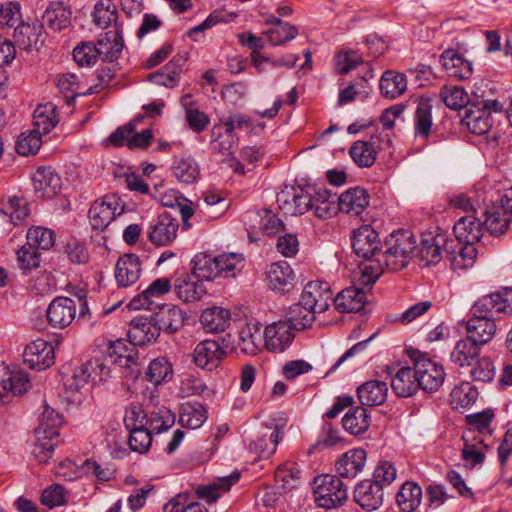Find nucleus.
I'll list each match as a JSON object with an SVG mask.
<instances>
[{
	"label": "nucleus",
	"instance_id": "48",
	"mask_svg": "<svg viewBox=\"0 0 512 512\" xmlns=\"http://www.w3.org/2000/svg\"><path fill=\"white\" fill-rule=\"evenodd\" d=\"M57 88L63 94L68 104L74 101L76 96L87 95L98 92V86H91L87 92H80V84L78 77L74 73L61 74L57 77L56 81Z\"/></svg>",
	"mask_w": 512,
	"mask_h": 512
},
{
	"label": "nucleus",
	"instance_id": "44",
	"mask_svg": "<svg viewBox=\"0 0 512 512\" xmlns=\"http://www.w3.org/2000/svg\"><path fill=\"white\" fill-rule=\"evenodd\" d=\"M391 387L399 397H409L419 388L414 368L402 367L391 380Z\"/></svg>",
	"mask_w": 512,
	"mask_h": 512
},
{
	"label": "nucleus",
	"instance_id": "52",
	"mask_svg": "<svg viewBox=\"0 0 512 512\" xmlns=\"http://www.w3.org/2000/svg\"><path fill=\"white\" fill-rule=\"evenodd\" d=\"M441 101L450 109L459 110L469 104L468 93L460 86L444 85L439 92Z\"/></svg>",
	"mask_w": 512,
	"mask_h": 512
},
{
	"label": "nucleus",
	"instance_id": "29",
	"mask_svg": "<svg viewBox=\"0 0 512 512\" xmlns=\"http://www.w3.org/2000/svg\"><path fill=\"white\" fill-rule=\"evenodd\" d=\"M368 204L369 195L361 187L350 188L338 197L339 210L355 216H359Z\"/></svg>",
	"mask_w": 512,
	"mask_h": 512
},
{
	"label": "nucleus",
	"instance_id": "57",
	"mask_svg": "<svg viewBox=\"0 0 512 512\" xmlns=\"http://www.w3.org/2000/svg\"><path fill=\"white\" fill-rule=\"evenodd\" d=\"M26 240L36 250H49L55 244V233L49 228L34 226L28 229Z\"/></svg>",
	"mask_w": 512,
	"mask_h": 512
},
{
	"label": "nucleus",
	"instance_id": "35",
	"mask_svg": "<svg viewBox=\"0 0 512 512\" xmlns=\"http://www.w3.org/2000/svg\"><path fill=\"white\" fill-rule=\"evenodd\" d=\"M388 387L386 382L379 380H370L357 389V395L363 406L382 405L387 398Z\"/></svg>",
	"mask_w": 512,
	"mask_h": 512
},
{
	"label": "nucleus",
	"instance_id": "17",
	"mask_svg": "<svg viewBox=\"0 0 512 512\" xmlns=\"http://www.w3.org/2000/svg\"><path fill=\"white\" fill-rule=\"evenodd\" d=\"M171 282L168 278L154 280L146 289L135 296L128 304L132 310H152L153 305H158L156 299L167 294L171 290Z\"/></svg>",
	"mask_w": 512,
	"mask_h": 512
},
{
	"label": "nucleus",
	"instance_id": "45",
	"mask_svg": "<svg viewBox=\"0 0 512 512\" xmlns=\"http://www.w3.org/2000/svg\"><path fill=\"white\" fill-rule=\"evenodd\" d=\"M482 214L485 215V220L482 222L483 227L491 235L499 236L508 230L511 218L502 207H492L482 212Z\"/></svg>",
	"mask_w": 512,
	"mask_h": 512
},
{
	"label": "nucleus",
	"instance_id": "3",
	"mask_svg": "<svg viewBox=\"0 0 512 512\" xmlns=\"http://www.w3.org/2000/svg\"><path fill=\"white\" fill-rule=\"evenodd\" d=\"M243 261V255L238 253L217 256L199 253L192 259V275L201 281H212L217 277L233 278L243 267Z\"/></svg>",
	"mask_w": 512,
	"mask_h": 512
},
{
	"label": "nucleus",
	"instance_id": "14",
	"mask_svg": "<svg viewBox=\"0 0 512 512\" xmlns=\"http://www.w3.org/2000/svg\"><path fill=\"white\" fill-rule=\"evenodd\" d=\"M23 358L31 369L44 370L54 363L53 346L43 339H37L26 346Z\"/></svg>",
	"mask_w": 512,
	"mask_h": 512
},
{
	"label": "nucleus",
	"instance_id": "10",
	"mask_svg": "<svg viewBox=\"0 0 512 512\" xmlns=\"http://www.w3.org/2000/svg\"><path fill=\"white\" fill-rule=\"evenodd\" d=\"M178 227L176 215L164 211L150 225L148 232L149 240L155 245H168L176 239Z\"/></svg>",
	"mask_w": 512,
	"mask_h": 512
},
{
	"label": "nucleus",
	"instance_id": "21",
	"mask_svg": "<svg viewBox=\"0 0 512 512\" xmlns=\"http://www.w3.org/2000/svg\"><path fill=\"white\" fill-rule=\"evenodd\" d=\"M158 311L153 314V318L159 327V331L167 334H174L184 325L183 311L172 304L157 305Z\"/></svg>",
	"mask_w": 512,
	"mask_h": 512
},
{
	"label": "nucleus",
	"instance_id": "56",
	"mask_svg": "<svg viewBox=\"0 0 512 512\" xmlns=\"http://www.w3.org/2000/svg\"><path fill=\"white\" fill-rule=\"evenodd\" d=\"M349 154L356 165L362 168L371 167L376 161V151L368 141H356L349 150Z\"/></svg>",
	"mask_w": 512,
	"mask_h": 512
},
{
	"label": "nucleus",
	"instance_id": "46",
	"mask_svg": "<svg viewBox=\"0 0 512 512\" xmlns=\"http://www.w3.org/2000/svg\"><path fill=\"white\" fill-rule=\"evenodd\" d=\"M343 427L352 435L364 433L370 426V416L363 406L350 409L342 419Z\"/></svg>",
	"mask_w": 512,
	"mask_h": 512
},
{
	"label": "nucleus",
	"instance_id": "9",
	"mask_svg": "<svg viewBox=\"0 0 512 512\" xmlns=\"http://www.w3.org/2000/svg\"><path fill=\"white\" fill-rule=\"evenodd\" d=\"M277 203L286 214L302 215L311 208V194L299 186L286 187L277 194Z\"/></svg>",
	"mask_w": 512,
	"mask_h": 512
},
{
	"label": "nucleus",
	"instance_id": "23",
	"mask_svg": "<svg viewBox=\"0 0 512 512\" xmlns=\"http://www.w3.org/2000/svg\"><path fill=\"white\" fill-rule=\"evenodd\" d=\"M366 463V451L361 448L344 453L335 463L339 478L353 479L361 472Z\"/></svg>",
	"mask_w": 512,
	"mask_h": 512
},
{
	"label": "nucleus",
	"instance_id": "61",
	"mask_svg": "<svg viewBox=\"0 0 512 512\" xmlns=\"http://www.w3.org/2000/svg\"><path fill=\"white\" fill-rule=\"evenodd\" d=\"M218 127L214 126L212 129V149L222 155H230L234 152L238 145L239 138L236 133H229L225 130L224 133L218 131Z\"/></svg>",
	"mask_w": 512,
	"mask_h": 512
},
{
	"label": "nucleus",
	"instance_id": "54",
	"mask_svg": "<svg viewBox=\"0 0 512 512\" xmlns=\"http://www.w3.org/2000/svg\"><path fill=\"white\" fill-rule=\"evenodd\" d=\"M172 366L165 357H159L152 360L145 372L147 381L157 386L166 382L172 377Z\"/></svg>",
	"mask_w": 512,
	"mask_h": 512
},
{
	"label": "nucleus",
	"instance_id": "22",
	"mask_svg": "<svg viewBox=\"0 0 512 512\" xmlns=\"http://www.w3.org/2000/svg\"><path fill=\"white\" fill-rule=\"evenodd\" d=\"M35 192L41 198L54 197L61 188V178L51 167H39L32 177Z\"/></svg>",
	"mask_w": 512,
	"mask_h": 512
},
{
	"label": "nucleus",
	"instance_id": "40",
	"mask_svg": "<svg viewBox=\"0 0 512 512\" xmlns=\"http://www.w3.org/2000/svg\"><path fill=\"white\" fill-rule=\"evenodd\" d=\"M62 416L48 405L44 406V410L40 416V423L35 429V436L40 440L44 438L57 439L59 437L58 428L62 424Z\"/></svg>",
	"mask_w": 512,
	"mask_h": 512
},
{
	"label": "nucleus",
	"instance_id": "19",
	"mask_svg": "<svg viewBox=\"0 0 512 512\" xmlns=\"http://www.w3.org/2000/svg\"><path fill=\"white\" fill-rule=\"evenodd\" d=\"M461 123L475 135H484L488 133L494 123L491 113L481 108L480 104L473 103L466 109L464 116L461 118Z\"/></svg>",
	"mask_w": 512,
	"mask_h": 512
},
{
	"label": "nucleus",
	"instance_id": "7",
	"mask_svg": "<svg viewBox=\"0 0 512 512\" xmlns=\"http://www.w3.org/2000/svg\"><path fill=\"white\" fill-rule=\"evenodd\" d=\"M414 371L418 388L425 392H436L443 384L445 372L442 365L420 356L414 361Z\"/></svg>",
	"mask_w": 512,
	"mask_h": 512
},
{
	"label": "nucleus",
	"instance_id": "41",
	"mask_svg": "<svg viewBox=\"0 0 512 512\" xmlns=\"http://www.w3.org/2000/svg\"><path fill=\"white\" fill-rule=\"evenodd\" d=\"M207 420L206 408L198 402H186L181 405L179 423L189 429L200 428Z\"/></svg>",
	"mask_w": 512,
	"mask_h": 512
},
{
	"label": "nucleus",
	"instance_id": "8",
	"mask_svg": "<svg viewBox=\"0 0 512 512\" xmlns=\"http://www.w3.org/2000/svg\"><path fill=\"white\" fill-rule=\"evenodd\" d=\"M124 207L117 196L111 194L95 201L89 210V220L93 229H105L116 216L123 213Z\"/></svg>",
	"mask_w": 512,
	"mask_h": 512
},
{
	"label": "nucleus",
	"instance_id": "15",
	"mask_svg": "<svg viewBox=\"0 0 512 512\" xmlns=\"http://www.w3.org/2000/svg\"><path fill=\"white\" fill-rule=\"evenodd\" d=\"M354 500L367 511L378 509L383 504V484L373 479L361 481L355 487Z\"/></svg>",
	"mask_w": 512,
	"mask_h": 512
},
{
	"label": "nucleus",
	"instance_id": "39",
	"mask_svg": "<svg viewBox=\"0 0 512 512\" xmlns=\"http://www.w3.org/2000/svg\"><path fill=\"white\" fill-rule=\"evenodd\" d=\"M231 314L222 307L205 309L200 317V322L207 332H223L230 324Z\"/></svg>",
	"mask_w": 512,
	"mask_h": 512
},
{
	"label": "nucleus",
	"instance_id": "24",
	"mask_svg": "<svg viewBox=\"0 0 512 512\" xmlns=\"http://www.w3.org/2000/svg\"><path fill=\"white\" fill-rule=\"evenodd\" d=\"M456 240L476 244L483 236V223L477 214H467L461 217L453 227Z\"/></svg>",
	"mask_w": 512,
	"mask_h": 512
},
{
	"label": "nucleus",
	"instance_id": "11",
	"mask_svg": "<svg viewBox=\"0 0 512 512\" xmlns=\"http://www.w3.org/2000/svg\"><path fill=\"white\" fill-rule=\"evenodd\" d=\"M226 352L215 340H204L196 345L192 353L193 362L201 369L213 371L223 360Z\"/></svg>",
	"mask_w": 512,
	"mask_h": 512
},
{
	"label": "nucleus",
	"instance_id": "25",
	"mask_svg": "<svg viewBox=\"0 0 512 512\" xmlns=\"http://www.w3.org/2000/svg\"><path fill=\"white\" fill-rule=\"evenodd\" d=\"M141 274V263L135 254L121 256L115 267V279L119 287H128L137 282Z\"/></svg>",
	"mask_w": 512,
	"mask_h": 512
},
{
	"label": "nucleus",
	"instance_id": "58",
	"mask_svg": "<svg viewBox=\"0 0 512 512\" xmlns=\"http://www.w3.org/2000/svg\"><path fill=\"white\" fill-rule=\"evenodd\" d=\"M175 423V415L167 408L161 407L150 412L146 420V427L153 434H160L170 429Z\"/></svg>",
	"mask_w": 512,
	"mask_h": 512
},
{
	"label": "nucleus",
	"instance_id": "50",
	"mask_svg": "<svg viewBox=\"0 0 512 512\" xmlns=\"http://www.w3.org/2000/svg\"><path fill=\"white\" fill-rule=\"evenodd\" d=\"M380 90L387 98L395 99L403 94L407 88L406 77L393 71H386L380 79Z\"/></svg>",
	"mask_w": 512,
	"mask_h": 512
},
{
	"label": "nucleus",
	"instance_id": "49",
	"mask_svg": "<svg viewBox=\"0 0 512 512\" xmlns=\"http://www.w3.org/2000/svg\"><path fill=\"white\" fill-rule=\"evenodd\" d=\"M239 478L240 473L233 472L229 476L219 478L216 482L198 488L197 492L201 498L207 500L209 503H213L220 497L221 492L228 491Z\"/></svg>",
	"mask_w": 512,
	"mask_h": 512
},
{
	"label": "nucleus",
	"instance_id": "1",
	"mask_svg": "<svg viewBox=\"0 0 512 512\" xmlns=\"http://www.w3.org/2000/svg\"><path fill=\"white\" fill-rule=\"evenodd\" d=\"M386 249L381 250L379 259H373L372 265L362 269L361 284L371 286L385 271H400L409 265L415 257L417 242L415 236L407 230H398L391 233L385 241Z\"/></svg>",
	"mask_w": 512,
	"mask_h": 512
},
{
	"label": "nucleus",
	"instance_id": "18",
	"mask_svg": "<svg viewBox=\"0 0 512 512\" xmlns=\"http://www.w3.org/2000/svg\"><path fill=\"white\" fill-rule=\"evenodd\" d=\"M477 253L478 251L474 244L459 241L455 243L454 240H449L447 258L454 271H462L472 267L475 263Z\"/></svg>",
	"mask_w": 512,
	"mask_h": 512
},
{
	"label": "nucleus",
	"instance_id": "37",
	"mask_svg": "<svg viewBox=\"0 0 512 512\" xmlns=\"http://www.w3.org/2000/svg\"><path fill=\"white\" fill-rule=\"evenodd\" d=\"M71 9L62 1L52 2L43 13V21L53 30H62L70 25Z\"/></svg>",
	"mask_w": 512,
	"mask_h": 512
},
{
	"label": "nucleus",
	"instance_id": "4",
	"mask_svg": "<svg viewBox=\"0 0 512 512\" xmlns=\"http://www.w3.org/2000/svg\"><path fill=\"white\" fill-rule=\"evenodd\" d=\"M314 497L319 506L332 509L348 499V486L336 475H320L314 479Z\"/></svg>",
	"mask_w": 512,
	"mask_h": 512
},
{
	"label": "nucleus",
	"instance_id": "13",
	"mask_svg": "<svg viewBox=\"0 0 512 512\" xmlns=\"http://www.w3.org/2000/svg\"><path fill=\"white\" fill-rule=\"evenodd\" d=\"M76 315V303L69 297H56L47 308L48 323L53 328L63 329L69 326Z\"/></svg>",
	"mask_w": 512,
	"mask_h": 512
},
{
	"label": "nucleus",
	"instance_id": "6",
	"mask_svg": "<svg viewBox=\"0 0 512 512\" xmlns=\"http://www.w3.org/2000/svg\"><path fill=\"white\" fill-rule=\"evenodd\" d=\"M449 239L446 234L436 230L422 234L420 245L417 246L415 257L423 267L438 264L443 252L447 254Z\"/></svg>",
	"mask_w": 512,
	"mask_h": 512
},
{
	"label": "nucleus",
	"instance_id": "59",
	"mask_svg": "<svg viewBox=\"0 0 512 512\" xmlns=\"http://www.w3.org/2000/svg\"><path fill=\"white\" fill-rule=\"evenodd\" d=\"M184 60L182 58L173 59L168 64H166L161 72L152 73L149 78L150 80L157 84L165 87H174L179 78V69L181 67V63Z\"/></svg>",
	"mask_w": 512,
	"mask_h": 512
},
{
	"label": "nucleus",
	"instance_id": "5",
	"mask_svg": "<svg viewBox=\"0 0 512 512\" xmlns=\"http://www.w3.org/2000/svg\"><path fill=\"white\" fill-rule=\"evenodd\" d=\"M351 241L354 253L363 259L361 270L366 265H372L373 259H379L382 242L378 232L371 225H362L355 229Z\"/></svg>",
	"mask_w": 512,
	"mask_h": 512
},
{
	"label": "nucleus",
	"instance_id": "2",
	"mask_svg": "<svg viewBox=\"0 0 512 512\" xmlns=\"http://www.w3.org/2000/svg\"><path fill=\"white\" fill-rule=\"evenodd\" d=\"M332 292L326 282H309L303 289L299 301L289 307L286 320L294 330L312 326L316 314L324 313L330 306Z\"/></svg>",
	"mask_w": 512,
	"mask_h": 512
},
{
	"label": "nucleus",
	"instance_id": "36",
	"mask_svg": "<svg viewBox=\"0 0 512 512\" xmlns=\"http://www.w3.org/2000/svg\"><path fill=\"white\" fill-rule=\"evenodd\" d=\"M252 229L261 230L271 236L284 229L282 221L271 210L262 209L247 215Z\"/></svg>",
	"mask_w": 512,
	"mask_h": 512
},
{
	"label": "nucleus",
	"instance_id": "53",
	"mask_svg": "<svg viewBox=\"0 0 512 512\" xmlns=\"http://www.w3.org/2000/svg\"><path fill=\"white\" fill-rule=\"evenodd\" d=\"M136 346L130 343L129 352L125 356L115 357L113 354L109 356V363L129 369V376L133 379H136L141 374L140 367L144 364L145 360L144 357L140 358L139 352L135 348Z\"/></svg>",
	"mask_w": 512,
	"mask_h": 512
},
{
	"label": "nucleus",
	"instance_id": "63",
	"mask_svg": "<svg viewBox=\"0 0 512 512\" xmlns=\"http://www.w3.org/2000/svg\"><path fill=\"white\" fill-rule=\"evenodd\" d=\"M272 45H282L298 35L296 26L281 21L275 27L270 28L265 32Z\"/></svg>",
	"mask_w": 512,
	"mask_h": 512
},
{
	"label": "nucleus",
	"instance_id": "20",
	"mask_svg": "<svg viewBox=\"0 0 512 512\" xmlns=\"http://www.w3.org/2000/svg\"><path fill=\"white\" fill-rule=\"evenodd\" d=\"M94 45L102 61L114 62L119 58L124 47L122 31L115 27L101 36Z\"/></svg>",
	"mask_w": 512,
	"mask_h": 512
},
{
	"label": "nucleus",
	"instance_id": "38",
	"mask_svg": "<svg viewBox=\"0 0 512 512\" xmlns=\"http://www.w3.org/2000/svg\"><path fill=\"white\" fill-rule=\"evenodd\" d=\"M56 106L52 103L38 105L33 113V129L42 136L48 134L58 123Z\"/></svg>",
	"mask_w": 512,
	"mask_h": 512
},
{
	"label": "nucleus",
	"instance_id": "12",
	"mask_svg": "<svg viewBox=\"0 0 512 512\" xmlns=\"http://www.w3.org/2000/svg\"><path fill=\"white\" fill-rule=\"evenodd\" d=\"M293 330L287 320L271 323L263 331L265 347L272 352H283L294 339Z\"/></svg>",
	"mask_w": 512,
	"mask_h": 512
},
{
	"label": "nucleus",
	"instance_id": "60",
	"mask_svg": "<svg viewBox=\"0 0 512 512\" xmlns=\"http://www.w3.org/2000/svg\"><path fill=\"white\" fill-rule=\"evenodd\" d=\"M478 397V391L469 382H462L455 386L450 393L451 404L455 408H466L472 405Z\"/></svg>",
	"mask_w": 512,
	"mask_h": 512
},
{
	"label": "nucleus",
	"instance_id": "28",
	"mask_svg": "<svg viewBox=\"0 0 512 512\" xmlns=\"http://www.w3.org/2000/svg\"><path fill=\"white\" fill-rule=\"evenodd\" d=\"M43 24L38 20L32 23H19L13 33L14 46H18L22 50H32L37 47L42 36Z\"/></svg>",
	"mask_w": 512,
	"mask_h": 512
},
{
	"label": "nucleus",
	"instance_id": "27",
	"mask_svg": "<svg viewBox=\"0 0 512 512\" xmlns=\"http://www.w3.org/2000/svg\"><path fill=\"white\" fill-rule=\"evenodd\" d=\"M440 62L449 77L464 80L472 75L471 62L453 49L445 50L440 56Z\"/></svg>",
	"mask_w": 512,
	"mask_h": 512
},
{
	"label": "nucleus",
	"instance_id": "43",
	"mask_svg": "<svg viewBox=\"0 0 512 512\" xmlns=\"http://www.w3.org/2000/svg\"><path fill=\"white\" fill-rule=\"evenodd\" d=\"M432 99L420 97L414 117V129L417 136L427 138L432 128Z\"/></svg>",
	"mask_w": 512,
	"mask_h": 512
},
{
	"label": "nucleus",
	"instance_id": "33",
	"mask_svg": "<svg viewBox=\"0 0 512 512\" xmlns=\"http://www.w3.org/2000/svg\"><path fill=\"white\" fill-rule=\"evenodd\" d=\"M366 303V294L362 288L348 287L334 298L335 308L340 313L359 312Z\"/></svg>",
	"mask_w": 512,
	"mask_h": 512
},
{
	"label": "nucleus",
	"instance_id": "42",
	"mask_svg": "<svg viewBox=\"0 0 512 512\" xmlns=\"http://www.w3.org/2000/svg\"><path fill=\"white\" fill-rule=\"evenodd\" d=\"M311 208L314 215L320 219H329L337 211L338 203L336 197L327 189H319L314 195H311Z\"/></svg>",
	"mask_w": 512,
	"mask_h": 512
},
{
	"label": "nucleus",
	"instance_id": "62",
	"mask_svg": "<svg viewBox=\"0 0 512 512\" xmlns=\"http://www.w3.org/2000/svg\"><path fill=\"white\" fill-rule=\"evenodd\" d=\"M281 438V432L278 429H274L269 434L265 433L254 440L250 445V449L263 457H267L275 453Z\"/></svg>",
	"mask_w": 512,
	"mask_h": 512
},
{
	"label": "nucleus",
	"instance_id": "51",
	"mask_svg": "<svg viewBox=\"0 0 512 512\" xmlns=\"http://www.w3.org/2000/svg\"><path fill=\"white\" fill-rule=\"evenodd\" d=\"M241 349L247 354H256L264 343V333L258 324H248L240 331Z\"/></svg>",
	"mask_w": 512,
	"mask_h": 512
},
{
	"label": "nucleus",
	"instance_id": "55",
	"mask_svg": "<svg viewBox=\"0 0 512 512\" xmlns=\"http://www.w3.org/2000/svg\"><path fill=\"white\" fill-rule=\"evenodd\" d=\"M92 16L98 27L106 29L112 23H116L118 18L117 7L111 0H99L94 6Z\"/></svg>",
	"mask_w": 512,
	"mask_h": 512
},
{
	"label": "nucleus",
	"instance_id": "32",
	"mask_svg": "<svg viewBox=\"0 0 512 512\" xmlns=\"http://www.w3.org/2000/svg\"><path fill=\"white\" fill-rule=\"evenodd\" d=\"M294 276V272L287 262L273 263L267 272L269 287L275 291L289 292L293 288Z\"/></svg>",
	"mask_w": 512,
	"mask_h": 512
},
{
	"label": "nucleus",
	"instance_id": "47",
	"mask_svg": "<svg viewBox=\"0 0 512 512\" xmlns=\"http://www.w3.org/2000/svg\"><path fill=\"white\" fill-rule=\"evenodd\" d=\"M0 213L9 216L10 222L17 226L29 217L30 210L24 198L13 196L0 205Z\"/></svg>",
	"mask_w": 512,
	"mask_h": 512
},
{
	"label": "nucleus",
	"instance_id": "34",
	"mask_svg": "<svg viewBox=\"0 0 512 512\" xmlns=\"http://www.w3.org/2000/svg\"><path fill=\"white\" fill-rule=\"evenodd\" d=\"M481 347L469 337L460 339L450 354L451 361L459 367L473 366L480 356Z\"/></svg>",
	"mask_w": 512,
	"mask_h": 512
},
{
	"label": "nucleus",
	"instance_id": "30",
	"mask_svg": "<svg viewBox=\"0 0 512 512\" xmlns=\"http://www.w3.org/2000/svg\"><path fill=\"white\" fill-rule=\"evenodd\" d=\"M172 175L184 184H192L200 176L198 162L188 154H181L173 158L171 167Z\"/></svg>",
	"mask_w": 512,
	"mask_h": 512
},
{
	"label": "nucleus",
	"instance_id": "26",
	"mask_svg": "<svg viewBox=\"0 0 512 512\" xmlns=\"http://www.w3.org/2000/svg\"><path fill=\"white\" fill-rule=\"evenodd\" d=\"M174 290L178 298L185 303L200 301L207 293L203 281L195 278L192 274H184L178 277L174 283Z\"/></svg>",
	"mask_w": 512,
	"mask_h": 512
},
{
	"label": "nucleus",
	"instance_id": "31",
	"mask_svg": "<svg viewBox=\"0 0 512 512\" xmlns=\"http://www.w3.org/2000/svg\"><path fill=\"white\" fill-rule=\"evenodd\" d=\"M466 331L467 337L482 347L494 337L496 324L490 317H472L466 323Z\"/></svg>",
	"mask_w": 512,
	"mask_h": 512
},
{
	"label": "nucleus",
	"instance_id": "64",
	"mask_svg": "<svg viewBox=\"0 0 512 512\" xmlns=\"http://www.w3.org/2000/svg\"><path fill=\"white\" fill-rule=\"evenodd\" d=\"M188 495L179 494L174 499L164 505V512H207V510L197 502L187 503Z\"/></svg>",
	"mask_w": 512,
	"mask_h": 512
},
{
	"label": "nucleus",
	"instance_id": "16",
	"mask_svg": "<svg viewBox=\"0 0 512 512\" xmlns=\"http://www.w3.org/2000/svg\"><path fill=\"white\" fill-rule=\"evenodd\" d=\"M160 334L153 316H138L132 319L128 336L133 345L144 346L154 342Z\"/></svg>",
	"mask_w": 512,
	"mask_h": 512
}]
</instances>
